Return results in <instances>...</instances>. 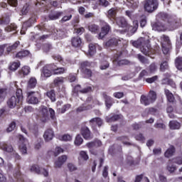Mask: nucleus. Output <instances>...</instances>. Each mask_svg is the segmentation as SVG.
Listing matches in <instances>:
<instances>
[{
    "mask_svg": "<svg viewBox=\"0 0 182 182\" xmlns=\"http://www.w3.org/2000/svg\"><path fill=\"white\" fill-rule=\"evenodd\" d=\"M157 79H159V77L157 75H155L152 77L146 78V82H147V83H154V82H156Z\"/></svg>",
    "mask_w": 182,
    "mask_h": 182,
    "instance_id": "nucleus-62",
    "label": "nucleus"
},
{
    "mask_svg": "<svg viewBox=\"0 0 182 182\" xmlns=\"http://www.w3.org/2000/svg\"><path fill=\"white\" fill-rule=\"evenodd\" d=\"M156 99H157L156 92L150 91L147 96L141 95L140 101L141 105H144V106H149L151 105V103H154V102H156Z\"/></svg>",
    "mask_w": 182,
    "mask_h": 182,
    "instance_id": "nucleus-4",
    "label": "nucleus"
},
{
    "mask_svg": "<svg viewBox=\"0 0 182 182\" xmlns=\"http://www.w3.org/2000/svg\"><path fill=\"white\" fill-rule=\"evenodd\" d=\"M23 99V96L22 95V90L18 89L16 92V96H12L7 101V106L10 109H14L16 106H18L22 100Z\"/></svg>",
    "mask_w": 182,
    "mask_h": 182,
    "instance_id": "nucleus-2",
    "label": "nucleus"
},
{
    "mask_svg": "<svg viewBox=\"0 0 182 182\" xmlns=\"http://www.w3.org/2000/svg\"><path fill=\"white\" fill-rule=\"evenodd\" d=\"M15 127H16V123L15 122H12L9 127L6 129L7 133H11V132H14L15 130Z\"/></svg>",
    "mask_w": 182,
    "mask_h": 182,
    "instance_id": "nucleus-49",
    "label": "nucleus"
},
{
    "mask_svg": "<svg viewBox=\"0 0 182 182\" xmlns=\"http://www.w3.org/2000/svg\"><path fill=\"white\" fill-rule=\"evenodd\" d=\"M90 124L92 127H96V126L100 127L103 124V120L100 117L92 118L90 120Z\"/></svg>",
    "mask_w": 182,
    "mask_h": 182,
    "instance_id": "nucleus-13",
    "label": "nucleus"
},
{
    "mask_svg": "<svg viewBox=\"0 0 182 182\" xmlns=\"http://www.w3.org/2000/svg\"><path fill=\"white\" fill-rule=\"evenodd\" d=\"M35 22H36V17L33 16L23 24V28H31Z\"/></svg>",
    "mask_w": 182,
    "mask_h": 182,
    "instance_id": "nucleus-25",
    "label": "nucleus"
},
{
    "mask_svg": "<svg viewBox=\"0 0 182 182\" xmlns=\"http://www.w3.org/2000/svg\"><path fill=\"white\" fill-rule=\"evenodd\" d=\"M169 127L172 130H177L180 129L181 125L178 122H177V121H171L169 122Z\"/></svg>",
    "mask_w": 182,
    "mask_h": 182,
    "instance_id": "nucleus-31",
    "label": "nucleus"
},
{
    "mask_svg": "<svg viewBox=\"0 0 182 182\" xmlns=\"http://www.w3.org/2000/svg\"><path fill=\"white\" fill-rule=\"evenodd\" d=\"M176 151V149H174V146H171L165 152V157H171L173 154H174V152Z\"/></svg>",
    "mask_w": 182,
    "mask_h": 182,
    "instance_id": "nucleus-33",
    "label": "nucleus"
},
{
    "mask_svg": "<svg viewBox=\"0 0 182 182\" xmlns=\"http://www.w3.org/2000/svg\"><path fill=\"white\" fill-rule=\"evenodd\" d=\"M124 42L123 38H111L106 43V46L112 48L113 46H117V45H122Z\"/></svg>",
    "mask_w": 182,
    "mask_h": 182,
    "instance_id": "nucleus-8",
    "label": "nucleus"
},
{
    "mask_svg": "<svg viewBox=\"0 0 182 182\" xmlns=\"http://www.w3.org/2000/svg\"><path fill=\"white\" fill-rule=\"evenodd\" d=\"M160 69H161V72H164V70H167V69H168V63H167V61H164L161 64Z\"/></svg>",
    "mask_w": 182,
    "mask_h": 182,
    "instance_id": "nucleus-56",
    "label": "nucleus"
},
{
    "mask_svg": "<svg viewBox=\"0 0 182 182\" xmlns=\"http://www.w3.org/2000/svg\"><path fill=\"white\" fill-rule=\"evenodd\" d=\"M19 66H21V63H13L9 66V69H10V70L15 71L18 69V68H19Z\"/></svg>",
    "mask_w": 182,
    "mask_h": 182,
    "instance_id": "nucleus-55",
    "label": "nucleus"
},
{
    "mask_svg": "<svg viewBox=\"0 0 182 182\" xmlns=\"http://www.w3.org/2000/svg\"><path fill=\"white\" fill-rule=\"evenodd\" d=\"M88 53L90 56H93V55L96 53V46L90 43L89 45Z\"/></svg>",
    "mask_w": 182,
    "mask_h": 182,
    "instance_id": "nucleus-44",
    "label": "nucleus"
},
{
    "mask_svg": "<svg viewBox=\"0 0 182 182\" xmlns=\"http://www.w3.org/2000/svg\"><path fill=\"white\" fill-rule=\"evenodd\" d=\"M137 58L139 59V60H140V62H141V63H144L145 65H149V60H147L146 58H144V56L139 54L137 55Z\"/></svg>",
    "mask_w": 182,
    "mask_h": 182,
    "instance_id": "nucleus-53",
    "label": "nucleus"
},
{
    "mask_svg": "<svg viewBox=\"0 0 182 182\" xmlns=\"http://www.w3.org/2000/svg\"><path fill=\"white\" fill-rule=\"evenodd\" d=\"M28 12H29V4H26V5L23 6L22 10H21V13L23 15H26V14H28Z\"/></svg>",
    "mask_w": 182,
    "mask_h": 182,
    "instance_id": "nucleus-59",
    "label": "nucleus"
},
{
    "mask_svg": "<svg viewBox=\"0 0 182 182\" xmlns=\"http://www.w3.org/2000/svg\"><path fill=\"white\" fill-rule=\"evenodd\" d=\"M30 171H31V173H34L35 174H41V167L36 164L32 165L30 167Z\"/></svg>",
    "mask_w": 182,
    "mask_h": 182,
    "instance_id": "nucleus-32",
    "label": "nucleus"
},
{
    "mask_svg": "<svg viewBox=\"0 0 182 182\" xmlns=\"http://www.w3.org/2000/svg\"><path fill=\"white\" fill-rule=\"evenodd\" d=\"M165 95L168 99V101H169L170 103H173L175 98H174V95H173V93L170 92V90L166 89Z\"/></svg>",
    "mask_w": 182,
    "mask_h": 182,
    "instance_id": "nucleus-30",
    "label": "nucleus"
},
{
    "mask_svg": "<svg viewBox=\"0 0 182 182\" xmlns=\"http://www.w3.org/2000/svg\"><path fill=\"white\" fill-rule=\"evenodd\" d=\"M109 31H110V26L106 23L102 28V31L99 34V39H102V38H105V36L109 33Z\"/></svg>",
    "mask_w": 182,
    "mask_h": 182,
    "instance_id": "nucleus-17",
    "label": "nucleus"
},
{
    "mask_svg": "<svg viewBox=\"0 0 182 182\" xmlns=\"http://www.w3.org/2000/svg\"><path fill=\"white\" fill-rule=\"evenodd\" d=\"M19 41H16L15 43L12 46H6V52L7 53H10V52H14V50H16V48L19 46Z\"/></svg>",
    "mask_w": 182,
    "mask_h": 182,
    "instance_id": "nucleus-29",
    "label": "nucleus"
},
{
    "mask_svg": "<svg viewBox=\"0 0 182 182\" xmlns=\"http://www.w3.org/2000/svg\"><path fill=\"white\" fill-rule=\"evenodd\" d=\"M37 83H38V81L36 80V78L31 77L28 80V87H29L30 89H33V87H35L36 86Z\"/></svg>",
    "mask_w": 182,
    "mask_h": 182,
    "instance_id": "nucleus-34",
    "label": "nucleus"
},
{
    "mask_svg": "<svg viewBox=\"0 0 182 182\" xmlns=\"http://www.w3.org/2000/svg\"><path fill=\"white\" fill-rule=\"evenodd\" d=\"M178 22H177L174 18H169L168 20V28H169L171 31H174V29H177L178 28Z\"/></svg>",
    "mask_w": 182,
    "mask_h": 182,
    "instance_id": "nucleus-14",
    "label": "nucleus"
},
{
    "mask_svg": "<svg viewBox=\"0 0 182 182\" xmlns=\"http://www.w3.org/2000/svg\"><path fill=\"white\" fill-rule=\"evenodd\" d=\"M120 119V115L115 114L112 117H106V122L108 123H112V122H116Z\"/></svg>",
    "mask_w": 182,
    "mask_h": 182,
    "instance_id": "nucleus-37",
    "label": "nucleus"
},
{
    "mask_svg": "<svg viewBox=\"0 0 182 182\" xmlns=\"http://www.w3.org/2000/svg\"><path fill=\"white\" fill-rule=\"evenodd\" d=\"M52 49V45L49 44V43H46L44 45H43V50L48 53L49 52V50Z\"/></svg>",
    "mask_w": 182,
    "mask_h": 182,
    "instance_id": "nucleus-60",
    "label": "nucleus"
},
{
    "mask_svg": "<svg viewBox=\"0 0 182 182\" xmlns=\"http://www.w3.org/2000/svg\"><path fill=\"white\" fill-rule=\"evenodd\" d=\"M83 143V138L80 135H77L75 140V146H80Z\"/></svg>",
    "mask_w": 182,
    "mask_h": 182,
    "instance_id": "nucleus-50",
    "label": "nucleus"
},
{
    "mask_svg": "<svg viewBox=\"0 0 182 182\" xmlns=\"http://www.w3.org/2000/svg\"><path fill=\"white\" fill-rule=\"evenodd\" d=\"M0 148L1 150H4V151H7V153H12V151H14L12 146L8 145L6 142H1L0 144Z\"/></svg>",
    "mask_w": 182,
    "mask_h": 182,
    "instance_id": "nucleus-19",
    "label": "nucleus"
},
{
    "mask_svg": "<svg viewBox=\"0 0 182 182\" xmlns=\"http://www.w3.org/2000/svg\"><path fill=\"white\" fill-rule=\"evenodd\" d=\"M171 46H166V43H162V52L164 55H167L170 52Z\"/></svg>",
    "mask_w": 182,
    "mask_h": 182,
    "instance_id": "nucleus-46",
    "label": "nucleus"
},
{
    "mask_svg": "<svg viewBox=\"0 0 182 182\" xmlns=\"http://www.w3.org/2000/svg\"><path fill=\"white\" fill-rule=\"evenodd\" d=\"M28 50H21L17 53L16 58H18V59H22V58H26V56H28Z\"/></svg>",
    "mask_w": 182,
    "mask_h": 182,
    "instance_id": "nucleus-35",
    "label": "nucleus"
},
{
    "mask_svg": "<svg viewBox=\"0 0 182 182\" xmlns=\"http://www.w3.org/2000/svg\"><path fill=\"white\" fill-rule=\"evenodd\" d=\"M78 160L80 163H82V160H83L84 161H87V160H89V156L87 155V152L85 151H81L80 152Z\"/></svg>",
    "mask_w": 182,
    "mask_h": 182,
    "instance_id": "nucleus-26",
    "label": "nucleus"
},
{
    "mask_svg": "<svg viewBox=\"0 0 182 182\" xmlns=\"http://www.w3.org/2000/svg\"><path fill=\"white\" fill-rule=\"evenodd\" d=\"M54 35L57 36L58 39H62L66 36V29L61 28V29H55L54 30Z\"/></svg>",
    "mask_w": 182,
    "mask_h": 182,
    "instance_id": "nucleus-15",
    "label": "nucleus"
},
{
    "mask_svg": "<svg viewBox=\"0 0 182 182\" xmlns=\"http://www.w3.org/2000/svg\"><path fill=\"white\" fill-rule=\"evenodd\" d=\"M151 112H154V108H146L145 111L142 113V116L146 117V116H149Z\"/></svg>",
    "mask_w": 182,
    "mask_h": 182,
    "instance_id": "nucleus-57",
    "label": "nucleus"
},
{
    "mask_svg": "<svg viewBox=\"0 0 182 182\" xmlns=\"http://www.w3.org/2000/svg\"><path fill=\"white\" fill-rule=\"evenodd\" d=\"M31 72V68L28 66H24L19 71L20 76H27Z\"/></svg>",
    "mask_w": 182,
    "mask_h": 182,
    "instance_id": "nucleus-28",
    "label": "nucleus"
},
{
    "mask_svg": "<svg viewBox=\"0 0 182 182\" xmlns=\"http://www.w3.org/2000/svg\"><path fill=\"white\" fill-rule=\"evenodd\" d=\"M62 15H63V12L57 11V12L50 14L48 15V17L50 19V21H56V19H59V18H60Z\"/></svg>",
    "mask_w": 182,
    "mask_h": 182,
    "instance_id": "nucleus-21",
    "label": "nucleus"
},
{
    "mask_svg": "<svg viewBox=\"0 0 182 182\" xmlns=\"http://www.w3.org/2000/svg\"><path fill=\"white\" fill-rule=\"evenodd\" d=\"M54 136L55 133L53 132V129H48L44 132L43 139L45 141H50Z\"/></svg>",
    "mask_w": 182,
    "mask_h": 182,
    "instance_id": "nucleus-11",
    "label": "nucleus"
},
{
    "mask_svg": "<svg viewBox=\"0 0 182 182\" xmlns=\"http://www.w3.org/2000/svg\"><path fill=\"white\" fill-rule=\"evenodd\" d=\"M87 66H90V63L87 61H85L82 63H81V68L82 70V73L85 75V77H92V70H89Z\"/></svg>",
    "mask_w": 182,
    "mask_h": 182,
    "instance_id": "nucleus-10",
    "label": "nucleus"
},
{
    "mask_svg": "<svg viewBox=\"0 0 182 182\" xmlns=\"http://www.w3.org/2000/svg\"><path fill=\"white\" fill-rule=\"evenodd\" d=\"M6 97V89L1 88L0 89V100H4Z\"/></svg>",
    "mask_w": 182,
    "mask_h": 182,
    "instance_id": "nucleus-51",
    "label": "nucleus"
},
{
    "mask_svg": "<svg viewBox=\"0 0 182 182\" xmlns=\"http://www.w3.org/2000/svg\"><path fill=\"white\" fill-rule=\"evenodd\" d=\"M133 46L135 48H140L141 52L144 55H149L151 49V46L150 45V41L148 38H140L138 40L132 42Z\"/></svg>",
    "mask_w": 182,
    "mask_h": 182,
    "instance_id": "nucleus-1",
    "label": "nucleus"
},
{
    "mask_svg": "<svg viewBox=\"0 0 182 182\" xmlns=\"http://www.w3.org/2000/svg\"><path fill=\"white\" fill-rule=\"evenodd\" d=\"M68 160V156L66 155H62L58 158V160L55 161L54 167L55 168H60L65 163H66V161Z\"/></svg>",
    "mask_w": 182,
    "mask_h": 182,
    "instance_id": "nucleus-9",
    "label": "nucleus"
},
{
    "mask_svg": "<svg viewBox=\"0 0 182 182\" xmlns=\"http://www.w3.org/2000/svg\"><path fill=\"white\" fill-rule=\"evenodd\" d=\"M51 75L52 71H50L49 68L45 65L41 72V77H50Z\"/></svg>",
    "mask_w": 182,
    "mask_h": 182,
    "instance_id": "nucleus-24",
    "label": "nucleus"
},
{
    "mask_svg": "<svg viewBox=\"0 0 182 182\" xmlns=\"http://www.w3.org/2000/svg\"><path fill=\"white\" fill-rule=\"evenodd\" d=\"M102 96L105 99L107 109H110V107H112L113 105V98H111L110 96L107 95L106 93H103Z\"/></svg>",
    "mask_w": 182,
    "mask_h": 182,
    "instance_id": "nucleus-16",
    "label": "nucleus"
},
{
    "mask_svg": "<svg viewBox=\"0 0 182 182\" xmlns=\"http://www.w3.org/2000/svg\"><path fill=\"white\" fill-rule=\"evenodd\" d=\"M92 87L88 86L85 88H83L82 90H80V85H77L74 88V93L73 96H77V93H82L83 95L86 93H90L92 92Z\"/></svg>",
    "mask_w": 182,
    "mask_h": 182,
    "instance_id": "nucleus-7",
    "label": "nucleus"
},
{
    "mask_svg": "<svg viewBox=\"0 0 182 182\" xmlns=\"http://www.w3.org/2000/svg\"><path fill=\"white\" fill-rule=\"evenodd\" d=\"M43 144V141L42 140V139L38 138L37 139V141L35 142L34 148L36 149V150H39V149L42 147Z\"/></svg>",
    "mask_w": 182,
    "mask_h": 182,
    "instance_id": "nucleus-41",
    "label": "nucleus"
},
{
    "mask_svg": "<svg viewBox=\"0 0 182 182\" xmlns=\"http://www.w3.org/2000/svg\"><path fill=\"white\" fill-rule=\"evenodd\" d=\"M72 19V14H69L68 16H64L62 19L60 21L61 23H64V22H68V21H70Z\"/></svg>",
    "mask_w": 182,
    "mask_h": 182,
    "instance_id": "nucleus-58",
    "label": "nucleus"
},
{
    "mask_svg": "<svg viewBox=\"0 0 182 182\" xmlns=\"http://www.w3.org/2000/svg\"><path fill=\"white\" fill-rule=\"evenodd\" d=\"M144 6L146 12H154L159 8V1L157 0H145L144 1Z\"/></svg>",
    "mask_w": 182,
    "mask_h": 182,
    "instance_id": "nucleus-5",
    "label": "nucleus"
},
{
    "mask_svg": "<svg viewBox=\"0 0 182 182\" xmlns=\"http://www.w3.org/2000/svg\"><path fill=\"white\" fill-rule=\"evenodd\" d=\"M116 22L120 28H125L127 25V21H126V19L123 17H117L116 18Z\"/></svg>",
    "mask_w": 182,
    "mask_h": 182,
    "instance_id": "nucleus-23",
    "label": "nucleus"
},
{
    "mask_svg": "<svg viewBox=\"0 0 182 182\" xmlns=\"http://www.w3.org/2000/svg\"><path fill=\"white\" fill-rule=\"evenodd\" d=\"M161 39L162 41V43H165L166 46H171V41H170V38L167 36H162L161 37Z\"/></svg>",
    "mask_w": 182,
    "mask_h": 182,
    "instance_id": "nucleus-42",
    "label": "nucleus"
},
{
    "mask_svg": "<svg viewBox=\"0 0 182 182\" xmlns=\"http://www.w3.org/2000/svg\"><path fill=\"white\" fill-rule=\"evenodd\" d=\"M47 96L50 99L51 102H56V95L55 94V90H52L47 92Z\"/></svg>",
    "mask_w": 182,
    "mask_h": 182,
    "instance_id": "nucleus-36",
    "label": "nucleus"
},
{
    "mask_svg": "<svg viewBox=\"0 0 182 182\" xmlns=\"http://www.w3.org/2000/svg\"><path fill=\"white\" fill-rule=\"evenodd\" d=\"M100 30V28L96 24H90L88 26V31H90V32H91L92 33H97Z\"/></svg>",
    "mask_w": 182,
    "mask_h": 182,
    "instance_id": "nucleus-27",
    "label": "nucleus"
},
{
    "mask_svg": "<svg viewBox=\"0 0 182 182\" xmlns=\"http://www.w3.org/2000/svg\"><path fill=\"white\" fill-rule=\"evenodd\" d=\"M49 113L50 115V117L53 120H55V110H53L52 108H47L45 106H43L41 107L40 109V119L43 123H45L49 117Z\"/></svg>",
    "mask_w": 182,
    "mask_h": 182,
    "instance_id": "nucleus-3",
    "label": "nucleus"
},
{
    "mask_svg": "<svg viewBox=\"0 0 182 182\" xmlns=\"http://www.w3.org/2000/svg\"><path fill=\"white\" fill-rule=\"evenodd\" d=\"M81 134L85 140H90L92 139V134L87 127H84L81 129Z\"/></svg>",
    "mask_w": 182,
    "mask_h": 182,
    "instance_id": "nucleus-12",
    "label": "nucleus"
},
{
    "mask_svg": "<svg viewBox=\"0 0 182 182\" xmlns=\"http://www.w3.org/2000/svg\"><path fill=\"white\" fill-rule=\"evenodd\" d=\"M118 140H121V141H122L123 144H124L125 146H134L132 142L126 141L129 140V138H127V136H120L118 138Z\"/></svg>",
    "mask_w": 182,
    "mask_h": 182,
    "instance_id": "nucleus-39",
    "label": "nucleus"
},
{
    "mask_svg": "<svg viewBox=\"0 0 182 182\" xmlns=\"http://www.w3.org/2000/svg\"><path fill=\"white\" fill-rule=\"evenodd\" d=\"M27 101L31 105H38L39 103V98L41 97V94L38 92H29L27 93Z\"/></svg>",
    "mask_w": 182,
    "mask_h": 182,
    "instance_id": "nucleus-6",
    "label": "nucleus"
},
{
    "mask_svg": "<svg viewBox=\"0 0 182 182\" xmlns=\"http://www.w3.org/2000/svg\"><path fill=\"white\" fill-rule=\"evenodd\" d=\"M153 28L159 32H163V31H166V24L158 21L154 25Z\"/></svg>",
    "mask_w": 182,
    "mask_h": 182,
    "instance_id": "nucleus-20",
    "label": "nucleus"
},
{
    "mask_svg": "<svg viewBox=\"0 0 182 182\" xmlns=\"http://www.w3.org/2000/svg\"><path fill=\"white\" fill-rule=\"evenodd\" d=\"M53 83L55 86H60V85L63 84V77H58L55 78Z\"/></svg>",
    "mask_w": 182,
    "mask_h": 182,
    "instance_id": "nucleus-45",
    "label": "nucleus"
},
{
    "mask_svg": "<svg viewBox=\"0 0 182 182\" xmlns=\"http://www.w3.org/2000/svg\"><path fill=\"white\" fill-rule=\"evenodd\" d=\"M176 68L178 70H182V57L177 58L175 60Z\"/></svg>",
    "mask_w": 182,
    "mask_h": 182,
    "instance_id": "nucleus-38",
    "label": "nucleus"
},
{
    "mask_svg": "<svg viewBox=\"0 0 182 182\" xmlns=\"http://www.w3.org/2000/svg\"><path fill=\"white\" fill-rule=\"evenodd\" d=\"M173 163H176V164H179L181 166L182 164V157H177L173 159Z\"/></svg>",
    "mask_w": 182,
    "mask_h": 182,
    "instance_id": "nucleus-64",
    "label": "nucleus"
},
{
    "mask_svg": "<svg viewBox=\"0 0 182 182\" xmlns=\"http://www.w3.org/2000/svg\"><path fill=\"white\" fill-rule=\"evenodd\" d=\"M129 4L132 8H137L139 6V0H130Z\"/></svg>",
    "mask_w": 182,
    "mask_h": 182,
    "instance_id": "nucleus-61",
    "label": "nucleus"
},
{
    "mask_svg": "<svg viewBox=\"0 0 182 182\" xmlns=\"http://www.w3.org/2000/svg\"><path fill=\"white\" fill-rule=\"evenodd\" d=\"M97 4L100 6H103L104 8H106L110 5L109 1L107 0H98L97 1Z\"/></svg>",
    "mask_w": 182,
    "mask_h": 182,
    "instance_id": "nucleus-43",
    "label": "nucleus"
},
{
    "mask_svg": "<svg viewBox=\"0 0 182 182\" xmlns=\"http://www.w3.org/2000/svg\"><path fill=\"white\" fill-rule=\"evenodd\" d=\"M16 24L11 23L10 26L5 28V31H6V32H11L12 31H16Z\"/></svg>",
    "mask_w": 182,
    "mask_h": 182,
    "instance_id": "nucleus-52",
    "label": "nucleus"
},
{
    "mask_svg": "<svg viewBox=\"0 0 182 182\" xmlns=\"http://www.w3.org/2000/svg\"><path fill=\"white\" fill-rule=\"evenodd\" d=\"M65 72H66V69L65 68L56 67L53 75H62V73H65Z\"/></svg>",
    "mask_w": 182,
    "mask_h": 182,
    "instance_id": "nucleus-47",
    "label": "nucleus"
},
{
    "mask_svg": "<svg viewBox=\"0 0 182 182\" xmlns=\"http://www.w3.org/2000/svg\"><path fill=\"white\" fill-rule=\"evenodd\" d=\"M48 70H50L51 72H53V73H55V70H56V65L55 64H48L46 65Z\"/></svg>",
    "mask_w": 182,
    "mask_h": 182,
    "instance_id": "nucleus-63",
    "label": "nucleus"
},
{
    "mask_svg": "<svg viewBox=\"0 0 182 182\" xmlns=\"http://www.w3.org/2000/svg\"><path fill=\"white\" fill-rule=\"evenodd\" d=\"M71 43L74 48H79L82 45V39L79 36L74 37L71 40Z\"/></svg>",
    "mask_w": 182,
    "mask_h": 182,
    "instance_id": "nucleus-22",
    "label": "nucleus"
},
{
    "mask_svg": "<svg viewBox=\"0 0 182 182\" xmlns=\"http://www.w3.org/2000/svg\"><path fill=\"white\" fill-rule=\"evenodd\" d=\"M9 23V17L3 16L1 18H0V25H8Z\"/></svg>",
    "mask_w": 182,
    "mask_h": 182,
    "instance_id": "nucleus-54",
    "label": "nucleus"
},
{
    "mask_svg": "<svg viewBox=\"0 0 182 182\" xmlns=\"http://www.w3.org/2000/svg\"><path fill=\"white\" fill-rule=\"evenodd\" d=\"M163 85H170L172 87H176V83L168 78H164L162 80Z\"/></svg>",
    "mask_w": 182,
    "mask_h": 182,
    "instance_id": "nucleus-40",
    "label": "nucleus"
},
{
    "mask_svg": "<svg viewBox=\"0 0 182 182\" xmlns=\"http://www.w3.org/2000/svg\"><path fill=\"white\" fill-rule=\"evenodd\" d=\"M117 14V9H116L115 8H112L108 11L107 16L108 19H110L112 22H114V19H116Z\"/></svg>",
    "mask_w": 182,
    "mask_h": 182,
    "instance_id": "nucleus-18",
    "label": "nucleus"
},
{
    "mask_svg": "<svg viewBox=\"0 0 182 182\" xmlns=\"http://www.w3.org/2000/svg\"><path fill=\"white\" fill-rule=\"evenodd\" d=\"M30 132H31V133H33V134H34L36 137H38V134H39L38 126L33 125V127H31L30 128Z\"/></svg>",
    "mask_w": 182,
    "mask_h": 182,
    "instance_id": "nucleus-48",
    "label": "nucleus"
}]
</instances>
